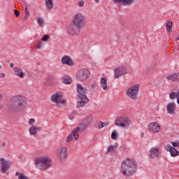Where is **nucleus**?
<instances>
[{
    "label": "nucleus",
    "instance_id": "obj_1",
    "mask_svg": "<svg viewBox=\"0 0 179 179\" xmlns=\"http://www.w3.org/2000/svg\"><path fill=\"white\" fill-rule=\"evenodd\" d=\"M120 171L124 177H131L134 174H136L138 163L132 159L127 158L122 162Z\"/></svg>",
    "mask_w": 179,
    "mask_h": 179
},
{
    "label": "nucleus",
    "instance_id": "obj_2",
    "mask_svg": "<svg viewBox=\"0 0 179 179\" xmlns=\"http://www.w3.org/2000/svg\"><path fill=\"white\" fill-rule=\"evenodd\" d=\"M86 26V20L85 16L81 14L75 15L73 24H71L67 29L71 36H78L80 33V29Z\"/></svg>",
    "mask_w": 179,
    "mask_h": 179
},
{
    "label": "nucleus",
    "instance_id": "obj_3",
    "mask_svg": "<svg viewBox=\"0 0 179 179\" xmlns=\"http://www.w3.org/2000/svg\"><path fill=\"white\" fill-rule=\"evenodd\" d=\"M13 104L10 106V109L13 111H22L26 107L27 103L26 99L22 95L15 96L12 99Z\"/></svg>",
    "mask_w": 179,
    "mask_h": 179
},
{
    "label": "nucleus",
    "instance_id": "obj_4",
    "mask_svg": "<svg viewBox=\"0 0 179 179\" xmlns=\"http://www.w3.org/2000/svg\"><path fill=\"white\" fill-rule=\"evenodd\" d=\"M35 164L39 170H47L52 164V161L50 157H41L36 159Z\"/></svg>",
    "mask_w": 179,
    "mask_h": 179
},
{
    "label": "nucleus",
    "instance_id": "obj_5",
    "mask_svg": "<svg viewBox=\"0 0 179 179\" xmlns=\"http://www.w3.org/2000/svg\"><path fill=\"white\" fill-rule=\"evenodd\" d=\"M141 85L139 84H135L131 86L126 91V94L129 99L131 100H138V95L139 94V89Z\"/></svg>",
    "mask_w": 179,
    "mask_h": 179
},
{
    "label": "nucleus",
    "instance_id": "obj_6",
    "mask_svg": "<svg viewBox=\"0 0 179 179\" xmlns=\"http://www.w3.org/2000/svg\"><path fill=\"white\" fill-rule=\"evenodd\" d=\"M115 125L122 128H129L131 125V120L127 117L119 116L116 117Z\"/></svg>",
    "mask_w": 179,
    "mask_h": 179
},
{
    "label": "nucleus",
    "instance_id": "obj_7",
    "mask_svg": "<svg viewBox=\"0 0 179 179\" xmlns=\"http://www.w3.org/2000/svg\"><path fill=\"white\" fill-rule=\"evenodd\" d=\"M90 76V72L87 69H80L76 74V80L78 82H83Z\"/></svg>",
    "mask_w": 179,
    "mask_h": 179
},
{
    "label": "nucleus",
    "instance_id": "obj_8",
    "mask_svg": "<svg viewBox=\"0 0 179 179\" xmlns=\"http://www.w3.org/2000/svg\"><path fill=\"white\" fill-rule=\"evenodd\" d=\"M76 89L79 99H87V93H89L87 88L83 87L81 84L78 83L76 85Z\"/></svg>",
    "mask_w": 179,
    "mask_h": 179
},
{
    "label": "nucleus",
    "instance_id": "obj_9",
    "mask_svg": "<svg viewBox=\"0 0 179 179\" xmlns=\"http://www.w3.org/2000/svg\"><path fill=\"white\" fill-rule=\"evenodd\" d=\"M58 156L60 162L65 163L68 159V148L66 146L62 147L58 152Z\"/></svg>",
    "mask_w": 179,
    "mask_h": 179
},
{
    "label": "nucleus",
    "instance_id": "obj_10",
    "mask_svg": "<svg viewBox=\"0 0 179 179\" xmlns=\"http://www.w3.org/2000/svg\"><path fill=\"white\" fill-rule=\"evenodd\" d=\"M161 153L162 150H160L159 148L153 147L149 150L148 156L150 157V159H159V157H160Z\"/></svg>",
    "mask_w": 179,
    "mask_h": 179
},
{
    "label": "nucleus",
    "instance_id": "obj_11",
    "mask_svg": "<svg viewBox=\"0 0 179 179\" xmlns=\"http://www.w3.org/2000/svg\"><path fill=\"white\" fill-rule=\"evenodd\" d=\"M79 132H80V127H76L74 129L71 134L67 136L66 142H72L73 138L76 141H78V139H79Z\"/></svg>",
    "mask_w": 179,
    "mask_h": 179
},
{
    "label": "nucleus",
    "instance_id": "obj_12",
    "mask_svg": "<svg viewBox=\"0 0 179 179\" xmlns=\"http://www.w3.org/2000/svg\"><path fill=\"white\" fill-rule=\"evenodd\" d=\"M0 162L1 164V173H5L9 169V167H10V162L7 161L5 158H1Z\"/></svg>",
    "mask_w": 179,
    "mask_h": 179
},
{
    "label": "nucleus",
    "instance_id": "obj_13",
    "mask_svg": "<svg viewBox=\"0 0 179 179\" xmlns=\"http://www.w3.org/2000/svg\"><path fill=\"white\" fill-rule=\"evenodd\" d=\"M148 129L150 132L156 134L160 131V125L157 122H151L148 125Z\"/></svg>",
    "mask_w": 179,
    "mask_h": 179
},
{
    "label": "nucleus",
    "instance_id": "obj_14",
    "mask_svg": "<svg viewBox=\"0 0 179 179\" xmlns=\"http://www.w3.org/2000/svg\"><path fill=\"white\" fill-rule=\"evenodd\" d=\"M51 100L53 103H56L57 104H64L65 103L64 100H62V95L61 94L56 93L51 96Z\"/></svg>",
    "mask_w": 179,
    "mask_h": 179
},
{
    "label": "nucleus",
    "instance_id": "obj_15",
    "mask_svg": "<svg viewBox=\"0 0 179 179\" xmlns=\"http://www.w3.org/2000/svg\"><path fill=\"white\" fill-rule=\"evenodd\" d=\"M165 149L167 150V152H170L172 157H176L179 155V151L170 145V144H167L166 145H165Z\"/></svg>",
    "mask_w": 179,
    "mask_h": 179
},
{
    "label": "nucleus",
    "instance_id": "obj_16",
    "mask_svg": "<svg viewBox=\"0 0 179 179\" xmlns=\"http://www.w3.org/2000/svg\"><path fill=\"white\" fill-rule=\"evenodd\" d=\"M125 72H126L125 67L124 66L118 67L115 69L114 71V78L115 79H117V78H120V76L124 75Z\"/></svg>",
    "mask_w": 179,
    "mask_h": 179
},
{
    "label": "nucleus",
    "instance_id": "obj_17",
    "mask_svg": "<svg viewBox=\"0 0 179 179\" xmlns=\"http://www.w3.org/2000/svg\"><path fill=\"white\" fill-rule=\"evenodd\" d=\"M167 80H171V82H176L178 83L179 82V73H173L169 76H166Z\"/></svg>",
    "mask_w": 179,
    "mask_h": 179
},
{
    "label": "nucleus",
    "instance_id": "obj_18",
    "mask_svg": "<svg viewBox=\"0 0 179 179\" xmlns=\"http://www.w3.org/2000/svg\"><path fill=\"white\" fill-rule=\"evenodd\" d=\"M94 117L93 115H90L89 116H87L83 121V127L84 128H87V127H89V125H90V124H92L93 122V120H94Z\"/></svg>",
    "mask_w": 179,
    "mask_h": 179
},
{
    "label": "nucleus",
    "instance_id": "obj_19",
    "mask_svg": "<svg viewBox=\"0 0 179 179\" xmlns=\"http://www.w3.org/2000/svg\"><path fill=\"white\" fill-rule=\"evenodd\" d=\"M14 73L16 76L20 78V79H24V73L22 70V69L18 68L17 66H15L13 68Z\"/></svg>",
    "mask_w": 179,
    "mask_h": 179
},
{
    "label": "nucleus",
    "instance_id": "obj_20",
    "mask_svg": "<svg viewBox=\"0 0 179 179\" xmlns=\"http://www.w3.org/2000/svg\"><path fill=\"white\" fill-rule=\"evenodd\" d=\"M166 110L168 114H175L176 113V103L174 102L169 103L166 106Z\"/></svg>",
    "mask_w": 179,
    "mask_h": 179
},
{
    "label": "nucleus",
    "instance_id": "obj_21",
    "mask_svg": "<svg viewBox=\"0 0 179 179\" xmlns=\"http://www.w3.org/2000/svg\"><path fill=\"white\" fill-rule=\"evenodd\" d=\"M114 3H122V5H131L135 0H112Z\"/></svg>",
    "mask_w": 179,
    "mask_h": 179
},
{
    "label": "nucleus",
    "instance_id": "obj_22",
    "mask_svg": "<svg viewBox=\"0 0 179 179\" xmlns=\"http://www.w3.org/2000/svg\"><path fill=\"white\" fill-rule=\"evenodd\" d=\"M73 62L72 58L68 55H64L62 58V64H65L66 65H72Z\"/></svg>",
    "mask_w": 179,
    "mask_h": 179
},
{
    "label": "nucleus",
    "instance_id": "obj_23",
    "mask_svg": "<svg viewBox=\"0 0 179 179\" xmlns=\"http://www.w3.org/2000/svg\"><path fill=\"white\" fill-rule=\"evenodd\" d=\"M100 85L102 87L103 90L108 91L110 87L107 85V79L105 78H101L100 80Z\"/></svg>",
    "mask_w": 179,
    "mask_h": 179
},
{
    "label": "nucleus",
    "instance_id": "obj_24",
    "mask_svg": "<svg viewBox=\"0 0 179 179\" xmlns=\"http://www.w3.org/2000/svg\"><path fill=\"white\" fill-rule=\"evenodd\" d=\"M41 130V127L40 126H34L32 125L29 127V134L31 135H36V134H37V132H38V131Z\"/></svg>",
    "mask_w": 179,
    "mask_h": 179
},
{
    "label": "nucleus",
    "instance_id": "obj_25",
    "mask_svg": "<svg viewBox=\"0 0 179 179\" xmlns=\"http://www.w3.org/2000/svg\"><path fill=\"white\" fill-rule=\"evenodd\" d=\"M81 101H78L77 103V108H80V107H83L85 104H87L89 103V99L84 98V99H80Z\"/></svg>",
    "mask_w": 179,
    "mask_h": 179
},
{
    "label": "nucleus",
    "instance_id": "obj_26",
    "mask_svg": "<svg viewBox=\"0 0 179 179\" xmlns=\"http://www.w3.org/2000/svg\"><path fill=\"white\" fill-rule=\"evenodd\" d=\"M45 5L48 10H51V9L54 8L52 0H45Z\"/></svg>",
    "mask_w": 179,
    "mask_h": 179
},
{
    "label": "nucleus",
    "instance_id": "obj_27",
    "mask_svg": "<svg viewBox=\"0 0 179 179\" xmlns=\"http://www.w3.org/2000/svg\"><path fill=\"white\" fill-rule=\"evenodd\" d=\"M62 82L64 83V85H71V83H72V78H71L69 76H65L62 77Z\"/></svg>",
    "mask_w": 179,
    "mask_h": 179
},
{
    "label": "nucleus",
    "instance_id": "obj_28",
    "mask_svg": "<svg viewBox=\"0 0 179 179\" xmlns=\"http://www.w3.org/2000/svg\"><path fill=\"white\" fill-rule=\"evenodd\" d=\"M166 31L168 33L171 32V28L173 27V22L168 20L166 23Z\"/></svg>",
    "mask_w": 179,
    "mask_h": 179
},
{
    "label": "nucleus",
    "instance_id": "obj_29",
    "mask_svg": "<svg viewBox=\"0 0 179 179\" xmlns=\"http://www.w3.org/2000/svg\"><path fill=\"white\" fill-rule=\"evenodd\" d=\"M117 146L118 145H110L107 149V152H108V153H111L112 152H114L115 149H117Z\"/></svg>",
    "mask_w": 179,
    "mask_h": 179
},
{
    "label": "nucleus",
    "instance_id": "obj_30",
    "mask_svg": "<svg viewBox=\"0 0 179 179\" xmlns=\"http://www.w3.org/2000/svg\"><path fill=\"white\" fill-rule=\"evenodd\" d=\"M22 8L25 12V15H30V11H29V8H27V6H26L24 4H22Z\"/></svg>",
    "mask_w": 179,
    "mask_h": 179
},
{
    "label": "nucleus",
    "instance_id": "obj_31",
    "mask_svg": "<svg viewBox=\"0 0 179 179\" xmlns=\"http://www.w3.org/2000/svg\"><path fill=\"white\" fill-rule=\"evenodd\" d=\"M18 179H29V177L24 175V173H20L18 176Z\"/></svg>",
    "mask_w": 179,
    "mask_h": 179
},
{
    "label": "nucleus",
    "instance_id": "obj_32",
    "mask_svg": "<svg viewBox=\"0 0 179 179\" xmlns=\"http://www.w3.org/2000/svg\"><path fill=\"white\" fill-rule=\"evenodd\" d=\"M37 23L39 26H44V20L43 18H38Z\"/></svg>",
    "mask_w": 179,
    "mask_h": 179
},
{
    "label": "nucleus",
    "instance_id": "obj_33",
    "mask_svg": "<svg viewBox=\"0 0 179 179\" xmlns=\"http://www.w3.org/2000/svg\"><path fill=\"white\" fill-rule=\"evenodd\" d=\"M43 45H44V43L43 42H38L36 43V48L40 50L43 48Z\"/></svg>",
    "mask_w": 179,
    "mask_h": 179
},
{
    "label": "nucleus",
    "instance_id": "obj_34",
    "mask_svg": "<svg viewBox=\"0 0 179 179\" xmlns=\"http://www.w3.org/2000/svg\"><path fill=\"white\" fill-rule=\"evenodd\" d=\"M118 136V134H117L116 131H113V133L111 134V138L112 139H113L114 141H115V139H117V136Z\"/></svg>",
    "mask_w": 179,
    "mask_h": 179
},
{
    "label": "nucleus",
    "instance_id": "obj_35",
    "mask_svg": "<svg viewBox=\"0 0 179 179\" xmlns=\"http://www.w3.org/2000/svg\"><path fill=\"white\" fill-rule=\"evenodd\" d=\"M170 99H171V100H174V99H177V92H171L170 94Z\"/></svg>",
    "mask_w": 179,
    "mask_h": 179
},
{
    "label": "nucleus",
    "instance_id": "obj_36",
    "mask_svg": "<svg viewBox=\"0 0 179 179\" xmlns=\"http://www.w3.org/2000/svg\"><path fill=\"white\" fill-rule=\"evenodd\" d=\"M78 6H79V8H83V6H85V1L80 0L78 3Z\"/></svg>",
    "mask_w": 179,
    "mask_h": 179
},
{
    "label": "nucleus",
    "instance_id": "obj_37",
    "mask_svg": "<svg viewBox=\"0 0 179 179\" xmlns=\"http://www.w3.org/2000/svg\"><path fill=\"white\" fill-rule=\"evenodd\" d=\"M34 122H36V119L34 118H31L28 120V123L29 124V125H31V127L34 125Z\"/></svg>",
    "mask_w": 179,
    "mask_h": 179
},
{
    "label": "nucleus",
    "instance_id": "obj_38",
    "mask_svg": "<svg viewBox=\"0 0 179 179\" xmlns=\"http://www.w3.org/2000/svg\"><path fill=\"white\" fill-rule=\"evenodd\" d=\"M96 128H98V129H101L103 128V122H99L95 125Z\"/></svg>",
    "mask_w": 179,
    "mask_h": 179
},
{
    "label": "nucleus",
    "instance_id": "obj_39",
    "mask_svg": "<svg viewBox=\"0 0 179 179\" xmlns=\"http://www.w3.org/2000/svg\"><path fill=\"white\" fill-rule=\"evenodd\" d=\"M50 40V35H45L42 38V41H48Z\"/></svg>",
    "mask_w": 179,
    "mask_h": 179
},
{
    "label": "nucleus",
    "instance_id": "obj_40",
    "mask_svg": "<svg viewBox=\"0 0 179 179\" xmlns=\"http://www.w3.org/2000/svg\"><path fill=\"white\" fill-rule=\"evenodd\" d=\"M171 144H172V146H173V148H179V143L178 142L172 141Z\"/></svg>",
    "mask_w": 179,
    "mask_h": 179
},
{
    "label": "nucleus",
    "instance_id": "obj_41",
    "mask_svg": "<svg viewBox=\"0 0 179 179\" xmlns=\"http://www.w3.org/2000/svg\"><path fill=\"white\" fill-rule=\"evenodd\" d=\"M14 14L16 17H19V16H20V12L17 10H14Z\"/></svg>",
    "mask_w": 179,
    "mask_h": 179
},
{
    "label": "nucleus",
    "instance_id": "obj_42",
    "mask_svg": "<svg viewBox=\"0 0 179 179\" xmlns=\"http://www.w3.org/2000/svg\"><path fill=\"white\" fill-rule=\"evenodd\" d=\"M96 84H92L90 85V87L91 89H92V90H94V89H96Z\"/></svg>",
    "mask_w": 179,
    "mask_h": 179
},
{
    "label": "nucleus",
    "instance_id": "obj_43",
    "mask_svg": "<svg viewBox=\"0 0 179 179\" xmlns=\"http://www.w3.org/2000/svg\"><path fill=\"white\" fill-rule=\"evenodd\" d=\"M176 99H177V103L179 105V91L177 92Z\"/></svg>",
    "mask_w": 179,
    "mask_h": 179
},
{
    "label": "nucleus",
    "instance_id": "obj_44",
    "mask_svg": "<svg viewBox=\"0 0 179 179\" xmlns=\"http://www.w3.org/2000/svg\"><path fill=\"white\" fill-rule=\"evenodd\" d=\"M30 16V15L25 14V16L24 17V20H27V19H29V17Z\"/></svg>",
    "mask_w": 179,
    "mask_h": 179
},
{
    "label": "nucleus",
    "instance_id": "obj_45",
    "mask_svg": "<svg viewBox=\"0 0 179 179\" xmlns=\"http://www.w3.org/2000/svg\"><path fill=\"white\" fill-rule=\"evenodd\" d=\"M102 125H103V128H104V127H107V125H108V123H107V122H102Z\"/></svg>",
    "mask_w": 179,
    "mask_h": 179
},
{
    "label": "nucleus",
    "instance_id": "obj_46",
    "mask_svg": "<svg viewBox=\"0 0 179 179\" xmlns=\"http://www.w3.org/2000/svg\"><path fill=\"white\" fill-rule=\"evenodd\" d=\"M6 75L5 73H2L0 76V78H5Z\"/></svg>",
    "mask_w": 179,
    "mask_h": 179
},
{
    "label": "nucleus",
    "instance_id": "obj_47",
    "mask_svg": "<svg viewBox=\"0 0 179 179\" xmlns=\"http://www.w3.org/2000/svg\"><path fill=\"white\" fill-rule=\"evenodd\" d=\"M10 68H13V66H15V64H14L13 63H11V64H10Z\"/></svg>",
    "mask_w": 179,
    "mask_h": 179
},
{
    "label": "nucleus",
    "instance_id": "obj_48",
    "mask_svg": "<svg viewBox=\"0 0 179 179\" xmlns=\"http://www.w3.org/2000/svg\"><path fill=\"white\" fill-rule=\"evenodd\" d=\"M20 174V173H19V172H16V173H15V176H18V177H19Z\"/></svg>",
    "mask_w": 179,
    "mask_h": 179
},
{
    "label": "nucleus",
    "instance_id": "obj_49",
    "mask_svg": "<svg viewBox=\"0 0 179 179\" xmlns=\"http://www.w3.org/2000/svg\"><path fill=\"white\" fill-rule=\"evenodd\" d=\"M6 145V142H3V143H2V146H3V147H4Z\"/></svg>",
    "mask_w": 179,
    "mask_h": 179
},
{
    "label": "nucleus",
    "instance_id": "obj_50",
    "mask_svg": "<svg viewBox=\"0 0 179 179\" xmlns=\"http://www.w3.org/2000/svg\"><path fill=\"white\" fill-rule=\"evenodd\" d=\"M96 3H99L100 2V0H94Z\"/></svg>",
    "mask_w": 179,
    "mask_h": 179
},
{
    "label": "nucleus",
    "instance_id": "obj_51",
    "mask_svg": "<svg viewBox=\"0 0 179 179\" xmlns=\"http://www.w3.org/2000/svg\"><path fill=\"white\" fill-rule=\"evenodd\" d=\"M176 48H177V50H178V51H179V45H177Z\"/></svg>",
    "mask_w": 179,
    "mask_h": 179
},
{
    "label": "nucleus",
    "instance_id": "obj_52",
    "mask_svg": "<svg viewBox=\"0 0 179 179\" xmlns=\"http://www.w3.org/2000/svg\"><path fill=\"white\" fill-rule=\"evenodd\" d=\"M0 69H2V66L0 65Z\"/></svg>",
    "mask_w": 179,
    "mask_h": 179
},
{
    "label": "nucleus",
    "instance_id": "obj_53",
    "mask_svg": "<svg viewBox=\"0 0 179 179\" xmlns=\"http://www.w3.org/2000/svg\"><path fill=\"white\" fill-rule=\"evenodd\" d=\"M173 153H176V151L173 150Z\"/></svg>",
    "mask_w": 179,
    "mask_h": 179
},
{
    "label": "nucleus",
    "instance_id": "obj_54",
    "mask_svg": "<svg viewBox=\"0 0 179 179\" xmlns=\"http://www.w3.org/2000/svg\"><path fill=\"white\" fill-rule=\"evenodd\" d=\"M1 97H2V95H1V94H0V99H1Z\"/></svg>",
    "mask_w": 179,
    "mask_h": 179
},
{
    "label": "nucleus",
    "instance_id": "obj_55",
    "mask_svg": "<svg viewBox=\"0 0 179 179\" xmlns=\"http://www.w3.org/2000/svg\"><path fill=\"white\" fill-rule=\"evenodd\" d=\"M0 110H1V107H0Z\"/></svg>",
    "mask_w": 179,
    "mask_h": 179
}]
</instances>
